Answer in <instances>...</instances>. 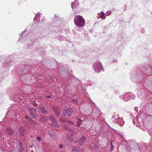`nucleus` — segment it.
<instances>
[{"mask_svg":"<svg viewBox=\"0 0 152 152\" xmlns=\"http://www.w3.org/2000/svg\"><path fill=\"white\" fill-rule=\"evenodd\" d=\"M75 132H72V133H68L67 134V138L72 141H73L75 143H77L78 145H81L83 144L84 142L86 141V139L85 137H82L80 139L78 140L77 138L76 140L73 137V136L75 135H76Z\"/></svg>","mask_w":152,"mask_h":152,"instance_id":"obj_1","label":"nucleus"},{"mask_svg":"<svg viewBox=\"0 0 152 152\" xmlns=\"http://www.w3.org/2000/svg\"><path fill=\"white\" fill-rule=\"evenodd\" d=\"M119 98L121 100L127 102L131 99H133L135 98L134 95L130 92L125 93L119 96Z\"/></svg>","mask_w":152,"mask_h":152,"instance_id":"obj_2","label":"nucleus"},{"mask_svg":"<svg viewBox=\"0 0 152 152\" xmlns=\"http://www.w3.org/2000/svg\"><path fill=\"white\" fill-rule=\"evenodd\" d=\"M74 23L79 27H83L85 25V22L83 18L80 15H77L74 19Z\"/></svg>","mask_w":152,"mask_h":152,"instance_id":"obj_3","label":"nucleus"},{"mask_svg":"<svg viewBox=\"0 0 152 152\" xmlns=\"http://www.w3.org/2000/svg\"><path fill=\"white\" fill-rule=\"evenodd\" d=\"M111 119L114 123L119 124L121 126L124 124V121L122 118L119 117V114L116 115H113Z\"/></svg>","mask_w":152,"mask_h":152,"instance_id":"obj_4","label":"nucleus"},{"mask_svg":"<svg viewBox=\"0 0 152 152\" xmlns=\"http://www.w3.org/2000/svg\"><path fill=\"white\" fill-rule=\"evenodd\" d=\"M92 67L95 72L98 73L101 70L103 71L102 65L101 63L98 61H96L94 64H93Z\"/></svg>","mask_w":152,"mask_h":152,"instance_id":"obj_5","label":"nucleus"},{"mask_svg":"<svg viewBox=\"0 0 152 152\" xmlns=\"http://www.w3.org/2000/svg\"><path fill=\"white\" fill-rule=\"evenodd\" d=\"M30 111V115H31L33 118L35 119L36 118L37 115V112L36 110L33 108H29Z\"/></svg>","mask_w":152,"mask_h":152,"instance_id":"obj_6","label":"nucleus"},{"mask_svg":"<svg viewBox=\"0 0 152 152\" xmlns=\"http://www.w3.org/2000/svg\"><path fill=\"white\" fill-rule=\"evenodd\" d=\"M49 119L50 120L49 123L52 126L56 127H59V125L57 124L55 119L53 116H51L49 117Z\"/></svg>","mask_w":152,"mask_h":152,"instance_id":"obj_7","label":"nucleus"},{"mask_svg":"<svg viewBox=\"0 0 152 152\" xmlns=\"http://www.w3.org/2000/svg\"><path fill=\"white\" fill-rule=\"evenodd\" d=\"M73 113V112L72 109L69 108L65 110L63 112V114L64 115L68 117L71 115H72Z\"/></svg>","mask_w":152,"mask_h":152,"instance_id":"obj_8","label":"nucleus"},{"mask_svg":"<svg viewBox=\"0 0 152 152\" xmlns=\"http://www.w3.org/2000/svg\"><path fill=\"white\" fill-rule=\"evenodd\" d=\"M42 15V14L38 12L36 15L35 17L34 18V23L37 24L39 22V20L38 19V18H39V17L41 16Z\"/></svg>","mask_w":152,"mask_h":152,"instance_id":"obj_9","label":"nucleus"},{"mask_svg":"<svg viewBox=\"0 0 152 152\" xmlns=\"http://www.w3.org/2000/svg\"><path fill=\"white\" fill-rule=\"evenodd\" d=\"M97 17L98 19L100 18L104 20L106 18V16L105 15L104 13L102 11L100 13L97 14Z\"/></svg>","mask_w":152,"mask_h":152,"instance_id":"obj_10","label":"nucleus"},{"mask_svg":"<svg viewBox=\"0 0 152 152\" xmlns=\"http://www.w3.org/2000/svg\"><path fill=\"white\" fill-rule=\"evenodd\" d=\"M53 109L56 115H58L60 112V108L58 107H53Z\"/></svg>","mask_w":152,"mask_h":152,"instance_id":"obj_11","label":"nucleus"},{"mask_svg":"<svg viewBox=\"0 0 152 152\" xmlns=\"http://www.w3.org/2000/svg\"><path fill=\"white\" fill-rule=\"evenodd\" d=\"M75 121L77 122V126H80V125L82 124V122L84 120V119L83 118L81 119H79L78 118H75Z\"/></svg>","mask_w":152,"mask_h":152,"instance_id":"obj_12","label":"nucleus"},{"mask_svg":"<svg viewBox=\"0 0 152 152\" xmlns=\"http://www.w3.org/2000/svg\"><path fill=\"white\" fill-rule=\"evenodd\" d=\"M71 7L72 9L76 8L78 5V1L77 0H75L73 3L71 4Z\"/></svg>","mask_w":152,"mask_h":152,"instance_id":"obj_13","label":"nucleus"},{"mask_svg":"<svg viewBox=\"0 0 152 152\" xmlns=\"http://www.w3.org/2000/svg\"><path fill=\"white\" fill-rule=\"evenodd\" d=\"M6 132L10 135H12L14 132L13 130L11 128H7L6 130Z\"/></svg>","mask_w":152,"mask_h":152,"instance_id":"obj_14","label":"nucleus"},{"mask_svg":"<svg viewBox=\"0 0 152 152\" xmlns=\"http://www.w3.org/2000/svg\"><path fill=\"white\" fill-rule=\"evenodd\" d=\"M25 128L23 126H20L19 129L20 134L21 136L24 135V132Z\"/></svg>","mask_w":152,"mask_h":152,"instance_id":"obj_15","label":"nucleus"},{"mask_svg":"<svg viewBox=\"0 0 152 152\" xmlns=\"http://www.w3.org/2000/svg\"><path fill=\"white\" fill-rule=\"evenodd\" d=\"M138 121V117H136L133 121V124L135 125L136 126H138L139 125V124L137 122Z\"/></svg>","mask_w":152,"mask_h":152,"instance_id":"obj_16","label":"nucleus"},{"mask_svg":"<svg viewBox=\"0 0 152 152\" xmlns=\"http://www.w3.org/2000/svg\"><path fill=\"white\" fill-rule=\"evenodd\" d=\"M39 108L40 109L42 113H43L45 114L47 113V111L45 110L44 107H39Z\"/></svg>","mask_w":152,"mask_h":152,"instance_id":"obj_17","label":"nucleus"},{"mask_svg":"<svg viewBox=\"0 0 152 152\" xmlns=\"http://www.w3.org/2000/svg\"><path fill=\"white\" fill-rule=\"evenodd\" d=\"M10 64L8 63L7 62H4L3 64V66L5 67H7V68L9 67Z\"/></svg>","mask_w":152,"mask_h":152,"instance_id":"obj_18","label":"nucleus"},{"mask_svg":"<svg viewBox=\"0 0 152 152\" xmlns=\"http://www.w3.org/2000/svg\"><path fill=\"white\" fill-rule=\"evenodd\" d=\"M48 133L49 134V135L51 137L53 136L55 134L54 132L52 130L49 131L48 132Z\"/></svg>","mask_w":152,"mask_h":152,"instance_id":"obj_19","label":"nucleus"},{"mask_svg":"<svg viewBox=\"0 0 152 152\" xmlns=\"http://www.w3.org/2000/svg\"><path fill=\"white\" fill-rule=\"evenodd\" d=\"M79 148L78 147H72V149L74 151H78Z\"/></svg>","mask_w":152,"mask_h":152,"instance_id":"obj_20","label":"nucleus"},{"mask_svg":"<svg viewBox=\"0 0 152 152\" xmlns=\"http://www.w3.org/2000/svg\"><path fill=\"white\" fill-rule=\"evenodd\" d=\"M111 145H110V148H111V150L112 151H113L114 149V146H113V145L112 143L111 142Z\"/></svg>","mask_w":152,"mask_h":152,"instance_id":"obj_21","label":"nucleus"},{"mask_svg":"<svg viewBox=\"0 0 152 152\" xmlns=\"http://www.w3.org/2000/svg\"><path fill=\"white\" fill-rule=\"evenodd\" d=\"M111 13L110 11H108L106 12V14L108 16L110 15L111 14Z\"/></svg>","mask_w":152,"mask_h":152,"instance_id":"obj_22","label":"nucleus"},{"mask_svg":"<svg viewBox=\"0 0 152 152\" xmlns=\"http://www.w3.org/2000/svg\"><path fill=\"white\" fill-rule=\"evenodd\" d=\"M26 32V30H25L24 31H23L22 33L20 34V36L21 35H23L24 34H25V33Z\"/></svg>","mask_w":152,"mask_h":152,"instance_id":"obj_23","label":"nucleus"},{"mask_svg":"<svg viewBox=\"0 0 152 152\" xmlns=\"http://www.w3.org/2000/svg\"><path fill=\"white\" fill-rule=\"evenodd\" d=\"M37 139L38 141L40 142L41 140L40 138L39 137H37Z\"/></svg>","mask_w":152,"mask_h":152,"instance_id":"obj_24","label":"nucleus"},{"mask_svg":"<svg viewBox=\"0 0 152 152\" xmlns=\"http://www.w3.org/2000/svg\"><path fill=\"white\" fill-rule=\"evenodd\" d=\"M19 148L20 149V150H21V151L23 149V147L21 145H20L19 146Z\"/></svg>","mask_w":152,"mask_h":152,"instance_id":"obj_25","label":"nucleus"},{"mask_svg":"<svg viewBox=\"0 0 152 152\" xmlns=\"http://www.w3.org/2000/svg\"><path fill=\"white\" fill-rule=\"evenodd\" d=\"M33 104L34 106H37V104L36 103H35V102H33Z\"/></svg>","mask_w":152,"mask_h":152,"instance_id":"obj_26","label":"nucleus"},{"mask_svg":"<svg viewBox=\"0 0 152 152\" xmlns=\"http://www.w3.org/2000/svg\"><path fill=\"white\" fill-rule=\"evenodd\" d=\"M118 90H117L116 91H115V94H117L118 93Z\"/></svg>","mask_w":152,"mask_h":152,"instance_id":"obj_27","label":"nucleus"},{"mask_svg":"<svg viewBox=\"0 0 152 152\" xmlns=\"http://www.w3.org/2000/svg\"><path fill=\"white\" fill-rule=\"evenodd\" d=\"M68 123L70 124H73V122H71V121H69Z\"/></svg>","mask_w":152,"mask_h":152,"instance_id":"obj_28","label":"nucleus"},{"mask_svg":"<svg viewBox=\"0 0 152 152\" xmlns=\"http://www.w3.org/2000/svg\"><path fill=\"white\" fill-rule=\"evenodd\" d=\"M63 147V145L62 144H60L59 146V147L60 148H61Z\"/></svg>","mask_w":152,"mask_h":152,"instance_id":"obj_29","label":"nucleus"},{"mask_svg":"<svg viewBox=\"0 0 152 152\" xmlns=\"http://www.w3.org/2000/svg\"><path fill=\"white\" fill-rule=\"evenodd\" d=\"M117 60L116 59H114V60H113V62H117Z\"/></svg>","mask_w":152,"mask_h":152,"instance_id":"obj_30","label":"nucleus"},{"mask_svg":"<svg viewBox=\"0 0 152 152\" xmlns=\"http://www.w3.org/2000/svg\"><path fill=\"white\" fill-rule=\"evenodd\" d=\"M42 20L43 21H44V20H45V18H44V17H43L42 18Z\"/></svg>","mask_w":152,"mask_h":152,"instance_id":"obj_31","label":"nucleus"},{"mask_svg":"<svg viewBox=\"0 0 152 152\" xmlns=\"http://www.w3.org/2000/svg\"><path fill=\"white\" fill-rule=\"evenodd\" d=\"M29 118V116H27L26 117V119H28Z\"/></svg>","mask_w":152,"mask_h":152,"instance_id":"obj_32","label":"nucleus"},{"mask_svg":"<svg viewBox=\"0 0 152 152\" xmlns=\"http://www.w3.org/2000/svg\"><path fill=\"white\" fill-rule=\"evenodd\" d=\"M46 98H50V96H47L46 97Z\"/></svg>","mask_w":152,"mask_h":152,"instance_id":"obj_33","label":"nucleus"},{"mask_svg":"<svg viewBox=\"0 0 152 152\" xmlns=\"http://www.w3.org/2000/svg\"><path fill=\"white\" fill-rule=\"evenodd\" d=\"M21 39V38H20V37L19 38V40H20Z\"/></svg>","mask_w":152,"mask_h":152,"instance_id":"obj_34","label":"nucleus"},{"mask_svg":"<svg viewBox=\"0 0 152 152\" xmlns=\"http://www.w3.org/2000/svg\"><path fill=\"white\" fill-rule=\"evenodd\" d=\"M26 48V49H27V48L29 49V48Z\"/></svg>","mask_w":152,"mask_h":152,"instance_id":"obj_35","label":"nucleus"},{"mask_svg":"<svg viewBox=\"0 0 152 152\" xmlns=\"http://www.w3.org/2000/svg\"><path fill=\"white\" fill-rule=\"evenodd\" d=\"M28 121H30V119H29L28 120Z\"/></svg>","mask_w":152,"mask_h":152,"instance_id":"obj_36","label":"nucleus"},{"mask_svg":"<svg viewBox=\"0 0 152 152\" xmlns=\"http://www.w3.org/2000/svg\"><path fill=\"white\" fill-rule=\"evenodd\" d=\"M76 102V101H75V102Z\"/></svg>","mask_w":152,"mask_h":152,"instance_id":"obj_37","label":"nucleus"},{"mask_svg":"<svg viewBox=\"0 0 152 152\" xmlns=\"http://www.w3.org/2000/svg\"><path fill=\"white\" fill-rule=\"evenodd\" d=\"M94 152H96V151H94Z\"/></svg>","mask_w":152,"mask_h":152,"instance_id":"obj_38","label":"nucleus"}]
</instances>
